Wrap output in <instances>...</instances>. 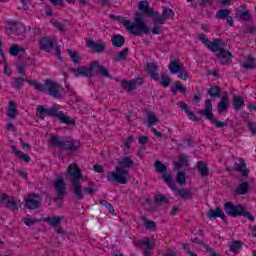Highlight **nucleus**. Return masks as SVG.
<instances>
[{
  "mask_svg": "<svg viewBox=\"0 0 256 256\" xmlns=\"http://www.w3.org/2000/svg\"><path fill=\"white\" fill-rule=\"evenodd\" d=\"M60 123H64L65 125H75V119H71V117L65 115L63 112H59L58 118Z\"/></svg>",
  "mask_w": 256,
  "mask_h": 256,
  "instance_id": "40",
  "label": "nucleus"
},
{
  "mask_svg": "<svg viewBox=\"0 0 256 256\" xmlns=\"http://www.w3.org/2000/svg\"><path fill=\"white\" fill-rule=\"evenodd\" d=\"M208 219H217V217H220L224 223H227V216H225V213L223 212V209L221 207H216V209H210L207 212Z\"/></svg>",
  "mask_w": 256,
  "mask_h": 256,
  "instance_id": "24",
  "label": "nucleus"
},
{
  "mask_svg": "<svg viewBox=\"0 0 256 256\" xmlns=\"http://www.w3.org/2000/svg\"><path fill=\"white\" fill-rule=\"evenodd\" d=\"M67 53L71 57V59L75 65H81V58H80L79 54L77 53V51L67 49Z\"/></svg>",
  "mask_w": 256,
  "mask_h": 256,
  "instance_id": "46",
  "label": "nucleus"
},
{
  "mask_svg": "<svg viewBox=\"0 0 256 256\" xmlns=\"http://www.w3.org/2000/svg\"><path fill=\"white\" fill-rule=\"evenodd\" d=\"M25 207L30 210L39 209L41 207V195L29 194L25 202Z\"/></svg>",
  "mask_w": 256,
  "mask_h": 256,
  "instance_id": "16",
  "label": "nucleus"
},
{
  "mask_svg": "<svg viewBox=\"0 0 256 256\" xmlns=\"http://www.w3.org/2000/svg\"><path fill=\"white\" fill-rule=\"evenodd\" d=\"M127 55H129V48H124L114 57V61H125L127 59Z\"/></svg>",
  "mask_w": 256,
  "mask_h": 256,
  "instance_id": "50",
  "label": "nucleus"
},
{
  "mask_svg": "<svg viewBox=\"0 0 256 256\" xmlns=\"http://www.w3.org/2000/svg\"><path fill=\"white\" fill-rule=\"evenodd\" d=\"M23 83H25V79L18 77L14 78V81L12 82V87L15 89H23Z\"/></svg>",
  "mask_w": 256,
  "mask_h": 256,
  "instance_id": "53",
  "label": "nucleus"
},
{
  "mask_svg": "<svg viewBox=\"0 0 256 256\" xmlns=\"http://www.w3.org/2000/svg\"><path fill=\"white\" fill-rule=\"evenodd\" d=\"M175 88L177 89V91H180V93H185V91H187V87L181 85L180 82L175 83Z\"/></svg>",
  "mask_w": 256,
  "mask_h": 256,
  "instance_id": "62",
  "label": "nucleus"
},
{
  "mask_svg": "<svg viewBox=\"0 0 256 256\" xmlns=\"http://www.w3.org/2000/svg\"><path fill=\"white\" fill-rule=\"evenodd\" d=\"M45 223H49L51 227H57L61 221H63V216H52L44 219Z\"/></svg>",
  "mask_w": 256,
  "mask_h": 256,
  "instance_id": "36",
  "label": "nucleus"
},
{
  "mask_svg": "<svg viewBox=\"0 0 256 256\" xmlns=\"http://www.w3.org/2000/svg\"><path fill=\"white\" fill-rule=\"evenodd\" d=\"M121 87L124 90H127L128 92L134 91L136 87H139V85H143V78L138 77L132 80H122L120 81Z\"/></svg>",
  "mask_w": 256,
  "mask_h": 256,
  "instance_id": "17",
  "label": "nucleus"
},
{
  "mask_svg": "<svg viewBox=\"0 0 256 256\" xmlns=\"http://www.w3.org/2000/svg\"><path fill=\"white\" fill-rule=\"evenodd\" d=\"M176 181L179 183V185H187V179L185 178V173L182 171H179L176 176Z\"/></svg>",
  "mask_w": 256,
  "mask_h": 256,
  "instance_id": "54",
  "label": "nucleus"
},
{
  "mask_svg": "<svg viewBox=\"0 0 256 256\" xmlns=\"http://www.w3.org/2000/svg\"><path fill=\"white\" fill-rule=\"evenodd\" d=\"M225 47H227V44H225L223 39H220L217 47L211 51H212V53H215V56L220 61L221 65H230V63L233 61L231 59V57H233V56L231 54V51L226 50Z\"/></svg>",
  "mask_w": 256,
  "mask_h": 256,
  "instance_id": "6",
  "label": "nucleus"
},
{
  "mask_svg": "<svg viewBox=\"0 0 256 256\" xmlns=\"http://www.w3.org/2000/svg\"><path fill=\"white\" fill-rule=\"evenodd\" d=\"M86 45L89 49H92L94 53H103V51H105V43L102 40L95 42L93 39H88Z\"/></svg>",
  "mask_w": 256,
  "mask_h": 256,
  "instance_id": "22",
  "label": "nucleus"
},
{
  "mask_svg": "<svg viewBox=\"0 0 256 256\" xmlns=\"http://www.w3.org/2000/svg\"><path fill=\"white\" fill-rule=\"evenodd\" d=\"M242 67L243 69H246L249 71L256 69L255 58H253V56H248L247 61L242 63Z\"/></svg>",
  "mask_w": 256,
  "mask_h": 256,
  "instance_id": "34",
  "label": "nucleus"
},
{
  "mask_svg": "<svg viewBox=\"0 0 256 256\" xmlns=\"http://www.w3.org/2000/svg\"><path fill=\"white\" fill-rule=\"evenodd\" d=\"M224 211L229 217H246L249 221H255V216L247 211V207L241 204L235 205L233 202H226L224 204Z\"/></svg>",
  "mask_w": 256,
  "mask_h": 256,
  "instance_id": "4",
  "label": "nucleus"
},
{
  "mask_svg": "<svg viewBox=\"0 0 256 256\" xmlns=\"http://www.w3.org/2000/svg\"><path fill=\"white\" fill-rule=\"evenodd\" d=\"M231 15V10L227 8L220 9L216 12V19H227Z\"/></svg>",
  "mask_w": 256,
  "mask_h": 256,
  "instance_id": "47",
  "label": "nucleus"
},
{
  "mask_svg": "<svg viewBox=\"0 0 256 256\" xmlns=\"http://www.w3.org/2000/svg\"><path fill=\"white\" fill-rule=\"evenodd\" d=\"M159 83L162 87H167L171 83V77L165 72L161 74V79L159 80Z\"/></svg>",
  "mask_w": 256,
  "mask_h": 256,
  "instance_id": "52",
  "label": "nucleus"
},
{
  "mask_svg": "<svg viewBox=\"0 0 256 256\" xmlns=\"http://www.w3.org/2000/svg\"><path fill=\"white\" fill-rule=\"evenodd\" d=\"M173 17H175V12L173 11V9L169 7H164L162 15L158 12V14L152 17V23L154 25H165L167 19H173Z\"/></svg>",
  "mask_w": 256,
  "mask_h": 256,
  "instance_id": "9",
  "label": "nucleus"
},
{
  "mask_svg": "<svg viewBox=\"0 0 256 256\" xmlns=\"http://www.w3.org/2000/svg\"><path fill=\"white\" fill-rule=\"evenodd\" d=\"M23 221L27 225V227H31V225H35V223H37V221L39 220H35L31 218H23Z\"/></svg>",
  "mask_w": 256,
  "mask_h": 256,
  "instance_id": "60",
  "label": "nucleus"
},
{
  "mask_svg": "<svg viewBox=\"0 0 256 256\" xmlns=\"http://www.w3.org/2000/svg\"><path fill=\"white\" fill-rule=\"evenodd\" d=\"M198 39L199 41H201V43H203V45H206L209 51H215V49H217V45L219 41L221 40L220 38H217V39H214L213 41H209V39H207V35L205 34H199Z\"/></svg>",
  "mask_w": 256,
  "mask_h": 256,
  "instance_id": "21",
  "label": "nucleus"
},
{
  "mask_svg": "<svg viewBox=\"0 0 256 256\" xmlns=\"http://www.w3.org/2000/svg\"><path fill=\"white\" fill-rule=\"evenodd\" d=\"M7 115L9 119H15V117L19 115V111L17 110V105H15V102L11 101L9 103Z\"/></svg>",
  "mask_w": 256,
  "mask_h": 256,
  "instance_id": "32",
  "label": "nucleus"
},
{
  "mask_svg": "<svg viewBox=\"0 0 256 256\" xmlns=\"http://www.w3.org/2000/svg\"><path fill=\"white\" fill-rule=\"evenodd\" d=\"M229 103V97H227V95L222 96L220 102L218 103V113L227 111L229 109Z\"/></svg>",
  "mask_w": 256,
  "mask_h": 256,
  "instance_id": "28",
  "label": "nucleus"
},
{
  "mask_svg": "<svg viewBox=\"0 0 256 256\" xmlns=\"http://www.w3.org/2000/svg\"><path fill=\"white\" fill-rule=\"evenodd\" d=\"M232 105L236 111H239L243 105H245V100L242 96H234L232 100Z\"/></svg>",
  "mask_w": 256,
  "mask_h": 256,
  "instance_id": "38",
  "label": "nucleus"
},
{
  "mask_svg": "<svg viewBox=\"0 0 256 256\" xmlns=\"http://www.w3.org/2000/svg\"><path fill=\"white\" fill-rule=\"evenodd\" d=\"M6 209H9V211H19V207H21V201L15 197H9L6 196V199L4 200L3 204Z\"/></svg>",
  "mask_w": 256,
  "mask_h": 256,
  "instance_id": "18",
  "label": "nucleus"
},
{
  "mask_svg": "<svg viewBox=\"0 0 256 256\" xmlns=\"http://www.w3.org/2000/svg\"><path fill=\"white\" fill-rule=\"evenodd\" d=\"M177 105L178 107H180V109H182V111H184V113H186V115H188L189 119H191L192 121H196V123H199V121H201V118L195 116V113H193V111L189 109V105L187 103L180 101L177 103Z\"/></svg>",
  "mask_w": 256,
  "mask_h": 256,
  "instance_id": "26",
  "label": "nucleus"
},
{
  "mask_svg": "<svg viewBox=\"0 0 256 256\" xmlns=\"http://www.w3.org/2000/svg\"><path fill=\"white\" fill-rule=\"evenodd\" d=\"M135 162L131 157L125 156L118 162L115 172H108L107 180L109 183H119V185H127V176L129 175L128 169H133Z\"/></svg>",
  "mask_w": 256,
  "mask_h": 256,
  "instance_id": "1",
  "label": "nucleus"
},
{
  "mask_svg": "<svg viewBox=\"0 0 256 256\" xmlns=\"http://www.w3.org/2000/svg\"><path fill=\"white\" fill-rule=\"evenodd\" d=\"M56 238H55V243H57L58 245H61V243H63L65 241V237H67V232H65V230H63L62 228H58L56 230Z\"/></svg>",
  "mask_w": 256,
  "mask_h": 256,
  "instance_id": "41",
  "label": "nucleus"
},
{
  "mask_svg": "<svg viewBox=\"0 0 256 256\" xmlns=\"http://www.w3.org/2000/svg\"><path fill=\"white\" fill-rule=\"evenodd\" d=\"M208 95L213 99H217L221 97V89L218 86H214L208 89Z\"/></svg>",
  "mask_w": 256,
  "mask_h": 256,
  "instance_id": "48",
  "label": "nucleus"
},
{
  "mask_svg": "<svg viewBox=\"0 0 256 256\" xmlns=\"http://www.w3.org/2000/svg\"><path fill=\"white\" fill-rule=\"evenodd\" d=\"M177 195H179L180 198L183 199L184 201H189L194 197L193 193H191V191L187 189L177 190Z\"/></svg>",
  "mask_w": 256,
  "mask_h": 256,
  "instance_id": "35",
  "label": "nucleus"
},
{
  "mask_svg": "<svg viewBox=\"0 0 256 256\" xmlns=\"http://www.w3.org/2000/svg\"><path fill=\"white\" fill-rule=\"evenodd\" d=\"M18 157L25 161V163H30L31 162V157L29 155L23 153V152H18Z\"/></svg>",
  "mask_w": 256,
  "mask_h": 256,
  "instance_id": "59",
  "label": "nucleus"
},
{
  "mask_svg": "<svg viewBox=\"0 0 256 256\" xmlns=\"http://www.w3.org/2000/svg\"><path fill=\"white\" fill-rule=\"evenodd\" d=\"M54 188L57 197L53 198V201L57 203V201L64 199L65 195H67V184L65 183V180H63V178H58L54 183Z\"/></svg>",
  "mask_w": 256,
  "mask_h": 256,
  "instance_id": "12",
  "label": "nucleus"
},
{
  "mask_svg": "<svg viewBox=\"0 0 256 256\" xmlns=\"http://www.w3.org/2000/svg\"><path fill=\"white\" fill-rule=\"evenodd\" d=\"M68 71L74 74V77H86L91 79L93 77V68L87 66H80L78 68H69Z\"/></svg>",
  "mask_w": 256,
  "mask_h": 256,
  "instance_id": "14",
  "label": "nucleus"
},
{
  "mask_svg": "<svg viewBox=\"0 0 256 256\" xmlns=\"http://www.w3.org/2000/svg\"><path fill=\"white\" fill-rule=\"evenodd\" d=\"M136 247H146V250H153L155 248V243L151 242L149 238H144L143 240H139L136 242Z\"/></svg>",
  "mask_w": 256,
  "mask_h": 256,
  "instance_id": "29",
  "label": "nucleus"
},
{
  "mask_svg": "<svg viewBox=\"0 0 256 256\" xmlns=\"http://www.w3.org/2000/svg\"><path fill=\"white\" fill-rule=\"evenodd\" d=\"M154 201L156 205H165L167 203H169V199L167 198V196L162 195V194H158L156 196H154Z\"/></svg>",
  "mask_w": 256,
  "mask_h": 256,
  "instance_id": "49",
  "label": "nucleus"
},
{
  "mask_svg": "<svg viewBox=\"0 0 256 256\" xmlns=\"http://www.w3.org/2000/svg\"><path fill=\"white\" fill-rule=\"evenodd\" d=\"M90 67L93 68V71H95V73L101 75V77H106L107 79L111 78L109 70H107L105 66H102L98 61L91 62Z\"/></svg>",
  "mask_w": 256,
  "mask_h": 256,
  "instance_id": "20",
  "label": "nucleus"
},
{
  "mask_svg": "<svg viewBox=\"0 0 256 256\" xmlns=\"http://www.w3.org/2000/svg\"><path fill=\"white\" fill-rule=\"evenodd\" d=\"M154 167L156 169V173L162 175V179L164 183H167L168 187L172 189V191H177V186H175V181L171 177V174L167 173V166L163 164V162L157 160L154 163Z\"/></svg>",
  "mask_w": 256,
  "mask_h": 256,
  "instance_id": "8",
  "label": "nucleus"
},
{
  "mask_svg": "<svg viewBox=\"0 0 256 256\" xmlns=\"http://www.w3.org/2000/svg\"><path fill=\"white\" fill-rule=\"evenodd\" d=\"M141 221H143V225L145 227V229H148V231H156L157 229V223H155V221L153 220H147V216L142 215L140 217Z\"/></svg>",
  "mask_w": 256,
  "mask_h": 256,
  "instance_id": "30",
  "label": "nucleus"
},
{
  "mask_svg": "<svg viewBox=\"0 0 256 256\" xmlns=\"http://www.w3.org/2000/svg\"><path fill=\"white\" fill-rule=\"evenodd\" d=\"M196 167L202 177H207L209 175V168L207 167V164L205 162L203 161L197 162Z\"/></svg>",
  "mask_w": 256,
  "mask_h": 256,
  "instance_id": "33",
  "label": "nucleus"
},
{
  "mask_svg": "<svg viewBox=\"0 0 256 256\" xmlns=\"http://www.w3.org/2000/svg\"><path fill=\"white\" fill-rule=\"evenodd\" d=\"M53 47H55V42H53V39L43 37L39 40L40 51H46V53H50Z\"/></svg>",
  "mask_w": 256,
  "mask_h": 256,
  "instance_id": "23",
  "label": "nucleus"
},
{
  "mask_svg": "<svg viewBox=\"0 0 256 256\" xmlns=\"http://www.w3.org/2000/svg\"><path fill=\"white\" fill-rule=\"evenodd\" d=\"M50 23H52V25H54L56 29L60 31V33H65V24L57 20H50Z\"/></svg>",
  "mask_w": 256,
  "mask_h": 256,
  "instance_id": "56",
  "label": "nucleus"
},
{
  "mask_svg": "<svg viewBox=\"0 0 256 256\" xmlns=\"http://www.w3.org/2000/svg\"><path fill=\"white\" fill-rule=\"evenodd\" d=\"M146 71L148 75H150L151 79L153 81H160V76H159V66L157 65V62H148L146 64Z\"/></svg>",
  "mask_w": 256,
  "mask_h": 256,
  "instance_id": "19",
  "label": "nucleus"
},
{
  "mask_svg": "<svg viewBox=\"0 0 256 256\" xmlns=\"http://www.w3.org/2000/svg\"><path fill=\"white\" fill-rule=\"evenodd\" d=\"M111 43L113 47H123L125 45V37L120 34L112 36Z\"/></svg>",
  "mask_w": 256,
  "mask_h": 256,
  "instance_id": "31",
  "label": "nucleus"
},
{
  "mask_svg": "<svg viewBox=\"0 0 256 256\" xmlns=\"http://www.w3.org/2000/svg\"><path fill=\"white\" fill-rule=\"evenodd\" d=\"M18 59L20 61V64L25 65L26 67H29V65H33V61L27 55V52H25V50L19 55Z\"/></svg>",
  "mask_w": 256,
  "mask_h": 256,
  "instance_id": "37",
  "label": "nucleus"
},
{
  "mask_svg": "<svg viewBox=\"0 0 256 256\" xmlns=\"http://www.w3.org/2000/svg\"><path fill=\"white\" fill-rule=\"evenodd\" d=\"M147 121H148V127H153V125H157V123H159V118H157L154 112L148 111Z\"/></svg>",
  "mask_w": 256,
  "mask_h": 256,
  "instance_id": "44",
  "label": "nucleus"
},
{
  "mask_svg": "<svg viewBox=\"0 0 256 256\" xmlns=\"http://www.w3.org/2000/svg\"><path fill=\"white\" fill-rule=\"evenodd\" d=\"M177 74L179 79H182V81H187V79H189V72H187L185 67H182Z\"/></svg>",
  "mask_w": 256,
  "mask_h": 256,
  "instance_id": "55",
  "label": "nucleus"
},
{
  "mask_svg": "<svg viewBox=\"0 0 256 256\" xmlns=\"http://www.w3.org/2000/svg\"><path fill=\"white\" fill-rule=\"evenodd\" d=\"M25 67H27L25 66V64H18L16 66L18 73H20V75H23V77H25Z\"/></svg>",
  "mask_w": 256,
  "mask_h": 256,
  "instance_id": "61",
  "label": "nucleus"
},
{
  "mask_svg": "<svg viewBox=\"0 0 256 256\" xmlns=\"http://www.w3.org/2000/svg\"><path fill=\"white\" fill-rule=\"evenodd\" d=\"M175 167H177V169H181V167H189V163L187 162V156L180 155L179 161L175 163Z\"/></svg>",
  "mask_w": 256,
  "mask_h": 256,
  "instance_id": "51",
  "label": "nucleus"
},
{
  "mask_svg": "<svg viewBox=\"0 0 256 256\" xmlns=\"http://www.w3.org/2000/svg\"><path fill=\"white\" fill-rule=\"evenodd\" d=\"M237 195H247L249 193V183L242 182L238 185L237 189L235 190Z\"/></svg>",
  "mask_w": 256,
  "mask_h": 256,
  "instance_id": "39",
  "label": "nucleus"
},
{
  "mask_svg": "<svg viewBox=\"0 0 256 256\" xmlns=\"http://www.w3.org/2000/svg\"><path fill=\"white\" fill-rule=\"evenodd\" d=\"M204 105L205 109L199 110V115H202V117H205L206 119H208V121H211L213 125H215V127H218L219 129H223V127H227L229 125V123L227 122H221L215 119V116L213 115V104L211 103V99L205 100Z\"/></svg>",
  "mask_w": 256,
  "mask_h": 256,
  "instance_id": "7",
  "label": "nucleus"
},
{
  "mask_svg": "<svg viewBox=\"0 0 256 256\" xmlns=\"http://www.w3.org/2000/svg\"><path fill=\"white\" fill-rule=\"evenodd\" d=\"M67 173L70 176V181L73 185L74 199L81 201L83 199V186H81V179H83V174H81V169L77 164H70L67 168Z\"/></svg>",
  "mask_w": 256,
  "mask_h": 256,
  "instance_id": "3",
  "label": "nucleus"
},
{
  "mask_svg": "<svg viewBox=\"0 0 256 256\" xmlns=\"http://www.w3.org/2000/svg\"><path fill=\"white\" fill-rule=\"evenodd\" d=\"M24 83H28L32 87H35L36 91H45V86L43 84L38 83L37 81H34L32 79H24Z\"/></svg>",
  "mask_w": 256,
  "mask_h": 256,
  "instance_id": "45",
  "label": "nucleus"
},
{
  "mask_svg": "<svg viewBox=\"0 0 256 256\" xmlns=\"http://www.w3.org/2000/svg\"><path fill=\"white\" fill-rule=\"evenodd\" d=\"M44 91H48V94L53 97L54 99L61 98V85L56 82H53L51 79H46L45 83L43 84Z\"/></svg>",
  "mask_w": 256,
  "mask_h": 256,
  "instance_id": "10",
  "label": "nucleus"
},
{
  "mask_svg": "<svg viewBox=\"0 0 256 256\" xmlns=\"http://www.w3.org/2000/svg\"><path fill=\"white\" fill-rule=\"evenodd\" d=\"M239 17L243 21H251V14L249 13V10L240 12Z\"/></svg>",
  "mask_w": 256,
  "mask_h": 256,
  "instance_id": "57",
  "label": "nucleus"
},
{
  "mask_svg": "<svg viewBox=\"0 0 256 256\" xmlns=\"http://www.w3.org/2000/svg\"><path fill=\"white\" fill-rule=\"evenodd\" d=\"M7 31H9L10 35H23L25 33L26 28L25 25L21 22H7L6 26Z\"/></svg>",
  "mask_w": 256,
  "mask_h": 256,
  "instance_id": "15",
  "label": "nucleus"
},
{
  "mask_svg": "<svg viewBox=\"0 0 256 256\" xmlns=\"http://www.w3.org/2000/svg\"><path fill=\"white\" fill-rule=\"evenodd\" d=\"M241 249H243V242H241V240H233L230 245L231 253H239Z\"/></svg>",
  "mask_w": 256,
  "mask_h": 256,
  "instance_id": "43",
  "label": "nucleus"
},
{
  "mask_svg": "<svg viewBox=\"0 0 256 256\" xmlns=\"http://www.w3.org/2000/svg\"><path fill=\"white\" fill-rule=\"evenodd\" d=\"M53 147H58L62 151H70V153H77L81 149V142L78 140H62L61 136L54 135L51 138Z\"/></svg>",
  "mask_w": 256,
  "mask_h": 256,
  "instance_id": "5",
  "label": "nucleus"
},
{
  "mask_svg": "<svg viewBox=\"0 0 256 256\" xmlns=\"http://www.w3.org/2000/svg\"><path fill=\"white\" fill-rule=\"evenodd\" d=\"M138 141L141 145H147V143H149V137L141 135L139 136Z\"/></svg>",
  "mask_w": 256,
  "mask_h": 256,
  "instance_id": "63",
  "label": "nucleus"
},
{
  "mask_svg": "<svg viewBox=\"0 0 256 256\" xmlns=\"http://www.w3.org/2000/svg\"><path fill=\"white\" fill-rule=\"evenodd\" d=\"M117 21L126 27L132 35L136 37H141L143 34L148 35L151 28L145 23V20L141 18L139 13H135L134 23H131L129 20H125L123 16H118Z\"/></svg>",
  "mask_w": 256,
  "mask_h": 256,
  "instance_id": "2",
  "label": "nucleus"
},
{
  "mask_svg": "<svg viewBox=\"0 0 256 256\" xmlns=\"http://www.w3.org/2000/svg\"><path fill=\"white\" fill-rule=\"evenodd\" d=\"M173 56L170 58V63L168 65L169 71L172 73V75H177L179 70L183 67L178 61L173 60Z\"/></svg>",
  "mask_w": 256,
  "mask_h": 256,
  "instance_id": "27",
  "label": "nucleus"
},
{
  "mask_svg": "<svg viewBox=\"0 0 256 256\" xmlns=\"http://www.w3.org/2000/svg\"><path fill=\"white\" fill-rule=\"evenodd\" d=\"M24 51L25 48L20 47L17 44H12L9 49V53L10 55H12V57H17V55H21V53H23Z\"/></svg>",
  "mask_w": 256,
  "mask_h": 256,
  "instance_id": "42",
  "label": "nucleus"
},
{
  "mask_svg": "<svg viewBox=\"0 0 256 256\" xmlns=\"http://www.w3.org/2000/svg\"><path fill=\"white\" fill-rule=\"evenodd\" d=\"M133 141H135V138L133 136H128L127 139L124 140L122 143L124 147H126V149H130L131 143H133Z\"/></svg>",
  "mask_w": 256,
  "mask_h": 256,
  "instance_id": "58",
  "label": "nucleus"
},
{
  "mask_svg": "<svg viewBox=\"0 0 256 256\" xmlns=\"http://www.w3.org/2000/svg\"><path fill=\"white\" fill-rule=\"evenodd\" d=\"M138 9L140 12L136 13L141 15V19H143V17H155L156 15H159V12L149 7V2L147 0L140 1L138 4Z\"/></svg>",
  "mask_w": 256,
  "mask_h": 256,
  "instance_id": "13",
  "label": "nucleus"
},
{
  "mask_svg": "<svg viewBox=\"0 0 256 256\" xmlns=\"http://www.w3.org/2000/svg\"><path fill=\"white\" fill-rule=\"evenodd\" d=\"M45 115L57 119L59 117V110L55 106L51 107L50 109L45 108V106H38L36 108V117L43 121V119H45Z\"/></svg>",
  "mask_w": 256,
  "mask_h": 256,
  "instance_id": "11",
  "label": "nucleus"
},
{
  "mask_svg": "<svg viewBox=\"0 0 256 256\" xmlns=\"http://www.w3.org/2000/svg\"><path fill=\"white\" fill-rule=\"evenodd\" d=\"M235 171L241 173L242 177L248 178L249 177V170L247 169V163H245V159L238 158V163L234 164Z\"/></svg>",
  "mask_w": 256,
  "mask_h": 256,
  "instance_id": "25",
  "label": "nucleus"
},
{
  "mask_svg": "<svg viewBox=\"0 0 256 256\" xmlns=\"http://www.w3.org/2000/svg\"><path fill=\"white\" fill-rule=\"evenodd\" d=\"M248 128L250 129L252 135L256 134V124H255V122L249 121L248 122Z\"/></svg>",
  "mask_w": 256,
  "mask_h": 256,
  "instance_id": "64",
  "label": "nucleus"
}]
</instances>
